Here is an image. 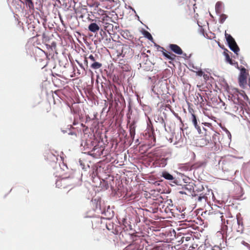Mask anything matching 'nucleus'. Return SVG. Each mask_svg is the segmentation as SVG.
<instances>
[{
	"mask_svg": "<svg viewBox=\"0 0 250 250\" xmlns=\"http://www.w3.org/2000/svg\"><path fill=\"white\" fill-rule=\"evenodd\" d=\"M158 153L156 152V153H155V154H155V155H156V156H158V155L157 154Z\"/></svg>",
	"mask_w": 250,
	"mask_h": 250,
	"instance_id": "obj_37",
	"label": "nucleus"
},
{
	"mask_svg": "<svg viewBox=\"0 0 250 250\" xmlns=\"http://www.w3.org/2000/svg\"><path fill=\"white\" fill-rule=\"evenodd\" d=\"M222 4L220 2H217L215 5V11L217 13H220L221 12Z\"/></svg>",
	"mask_w": 250,
	"mask_h": 250,
	"instance_id": "obj_19",
	"label": "nucleus"
},
{
	"mask_svg": "<svg viewBox=\"0 0 250 250\" xmlns=\"http://www.w3.org/2000/svg\"><path fill=\"white\" fill-rule=\"evenodd\" d=\"M132 49L129 45L127 44L123 45L120 56H122L123 57H128L132 55Z\"/></svg>",
	"mask_w": 250,
	"mask_h": 250,
	"instance_id": "obj_5",
	"label": "nucleus"
},
{
	"mask_svg": "<svg viewBox=\"0 0 250 250\" xmlns=\"http://www.w3.org/2000/svg\"><path fill=\"white\" fill-rule=\"evenodd\" d=\"M25 4L27 6L29 7L30 9H34V6L32 0H24Z\"/></svg>",
	"mask_w": 250,
	"mask_h": 250,
	"instance_id": "obj_17",
	"label": "nucleus"
},
{
	"mask_svg": "<svg viewBox=\"0 0 250 250\" xmlns=\"http://www.w3.org/2000/svg\"><path fill=\"white\" fill-rule=\"evenodd\" d=\"M209 137L205 133V138L201 139L199 140V144L201 146H204L208 145L209 143Z\"/></svg>",
	"mask_w": 250,
	"mask_h": 250,
	"instance_id": "obj_10",
	"label": "nucleus"
},
{
	"mask_svg": "<svg viewBox=\"0 0 250 250\" xmlns=\"http://www.w3.org/2000/svg\"><path fill=\"white\" fill-rule=\"evenodd\" d=\"M239 83L241 87H244L247 84V73L246 69L242 68L241 69L240 74L239 76Z\"/></svg>",
	"mask_w": 250,
	"mask_h": 250,
	"instance_id": "obj_3",
	"label": "nucleus"
},
{
	"mask_svg": "<svg viewBox=\"0 0 250 250\" xmlns=\"http://www.w3.org/2000/svg\"><path fill=\"white\" fill-rule=\"evenodd\" d=\"M242 244L248 248L249 250H250V245L244 241L242 242Z\"/></svg>",
	"mask_w": 250,
	"mask_h": 250,
	"instance_id": "obj_26",
	"label": "nucleus"
},
{
	"mask_svg": "<svg viewBox=\"0 0 250 250\" xmlns=\"http://www.w3.org/2000/svg\"><path fill=\"white\" fill-rule=\"evenodd\" d=\"M162 49V52H163V55L165 56V55H166V54H168L167 52V51L163 48V47H162L161 48Z\"/></svg>",
	"mask_w": 250,
	"mask_h": 250,
	"instance_id": "obj_29",
	"label": "nucleus"
},
{
	"mask_svg": "<svg viewBox=\"0 0 250 250\" xmlns=\"http://www.w3.org/2000/svg\"><path fill=\"white\" fill-rule=\"evenodd\" d=\"M191 238V237H185V239H186V241H188Z\"/></svg>",
	"mask_w": 250,
	"mask_h": 250,
	"instance_id": "obj_33",
	"label": "nucleus"
},
{
	"mask_svg": "<svg viewBox=\"0 0 250 250\" xmlns=\"http://www.w3.org/2000/svg\"><path fill=\"white\" fill-rule=\"evenodd\" d=\"M161 161L163 162V163H164L165 165H166V164H165V163L166 162V159H162V160H161Z\"/></svg>",
	"mask_w": 250,
	"mask_h": 250,
	"instance_id": "obj_34",
	"label": "nucleus"
},
{
	"mask_svg": "<svg viewBox=\"0 0 250 250\" xmlns=\"http://www.w3.org/2000/svg\"><path fill=\"white\" fill-rule=\"evenodd\" d=\"M169 48L174 52L175 54L178 55H183L184 56H186V53H183L182 49L177 44H170L169 45Z\"/></svg>",
	"mask_w": 250,
	"mask_h": 250,
	"instance_id": "obj_6",
	"label": "nucleus"
},
{
	"mask_svg": "<svg viewBox=\"0 0 250 250\" xmlns=\"http://www.w3.org/2000/svg\"><path fill=\"white\" fill-rule=\"evenodd\" d=\"M188 111L191 113V117L190 118V120L191 121L194 127L196 128L199 134L203 133V132H202V129L200 126L198 125L197 119L194 113L193 109L190 108L188 109Z\"/></svg>",
	"mask_w": 250,
	"mask_h": 250,
	"instance_id": "obj_4",
	"label": "nucleus"
},
{
	"mask_svg": "<svg viewBox=\"0 0 250 250\" xmlns=\"http://www.w3.org/2000/svg\"><path fill=\"white\" fill-rule=\"evenodd\" d=\"M45 157H46V159L50 162H55L57 160V158L56 155L51 152L47 153L46 154Z\"/></svg>",
	"mask_w": 250,
	"mask_h": 250,
	"instance_id": "obj_11",
	"label": "nucleus"
},
{
	"mask_svg": "<svg viewBox=\"0 0 250 250\" xmlns=\"http://www.w3.org/2000/svg\"><path fill=\"white\" fill-rule=\"evenodd\" d=\"M100 11L101 12V14L103 15L104 11L103 10H100Z\"/></svg>",
	"mask_w": 250,
	"mask_h": 250,
	"instance_id": "obj_36",
	"label": "nucleus"
},
{
	"mask_svg": "<svg viewBox=\"0 0 250 250\" xmlns=\"http://www.w3.org/2000/svg\"><path fill=\"white\" fill-rule=\"evenodd\" d=\"M56 185L60 188H70V189H71L75 186V182L73 178L68 177L57 180Z\"/></svg>",
	"mask_w": 250,
	"mask_h": 250,
	"instance_id": "obj_1",
	"label": "nucleus"
},
{
	"mask_svg": "<svg viewBox=\"0 0 250 250\" xmlns=\"http://www.w3.org/2000/svg\"><path fill=\"white\" fill-rule=\"evenodd\" d=\"M107 18H109V17L108 16H107L104 17L103 18V21H104L105 20H107Z\"/></svg>",
	"mask_w": 250,
	"mask_h": 250,
	"instance_id": "obj_30",
	"label": "nucleus"
},
{
	"mask_svg": "<svg viewBox=\"0 0 250 250\" xmlns=\"http://www.w3.org/2000/svg\"><path fill=\"white\" fill-rule=\"evenodd\" d=\"M103 149L98 146H95L93 149L89 152V154L93 155L94 157L101 156L103 154Z\"/></svg>",
	"mask_w": 250,
	"mask_h": 250,
	"instance_id": "obj_7",
	"label": "nucleus"
},
{
	"mask_svg": "<svg viewBox=\"0 0 250 250\" xmlns=\"http://www.w3.org/2000/svg\"><path fill=\"white\" fill-rule=\"evenodd\" d=\"M88 58L92 62H95V57L92 55H90Z\"/></svg>",
	"mask_w": 250,
	"mask_h": 250,
	"instance_id": "obj_27",
	"label": "nucleus"
},
{
	"mask_svg": "<svg viewBox=\"0 0 250 250\" xmlns=\"http://www.w3.org/2000/svg\"><path fill=\"white\" fill-rule=\"evenodd\" d=\"M99 29V26L96 23H91L88 26V30L93 33L97 32Z\"/></svg>",
	"mask_w": 250,
	"mask_h": 250,
	"instance_id": "obj_9",
	"label": "nucleus"
},
{
	"mask_svg": "<svg viewBox=\"0 0 250 250\" xmlns=\"http://www.w3.org/2000/svg\"><path fill=\"white\" fill-rule=\"evenodd\" d=\"M153 250H163V249L160 247H157V248L153 249Z\"/></svg>",
	"mask_w": 250,
	"mask_h": 250,
	"instance_id": "obj_32",
	"label": "nucleus"
},
{
	"mask_svg": "<svg viewBox=\"0 0 250 250\" xmlns=\"http://www.w3.org/2000/svg\"><path fill=\"white\" fill-rule=\"evenodd\" d=\"M129 128L130 136L133 141L134 139L136 130V126H135L134 123L131 124Z\"/></svg>",
	"mask_w": 250,
	"mask_h": 250,
	"instance_id": "obj_8",
	"label": "nucleus"
},
{
	"mask_svg": "<svg viewBox=\"0 0 250 250\" xmlns=\"http://www.w3.org/2000/svg\"><path fill=\"white\" fill-rule=\"evenodd\" d=\"M227 164V162H225L224 163V166L223 167V168H226V167L225 166Z\"/></svg>",
	"mask_w": 250,
	"mask_h": 250,
	"instance_id": "obj_35",
	"label": "nucleus"
},
{
	"mask_svg": "<svg viewBox=\"0 0 250 250\" xmlns=\"http://www.w3.org/2000/svg\"><path fill=\"white\" fill-rule=\"evenodd\" d=\"M102 66V63L95 62L91 65V67L94 69H97L101 67Z\"/></svg>",
	"mask_w": 250,
	"mask_h": 250,
	"instance_id": "obj_18",
	"label": "nucleus"
},
{
	"mask_svg": "<svg viewBox=\"0 0 250 250\" xmlns=\"http://www.w3.org/2000/svg\"><path fill=\"white\" fill-rule=\"evenodd\" d=\"M224 55L226 57V61L230 63V64H234L235 63V62L233 60H232L229 57V54L226 52V51L224 52Z\"/></svg>",
	"mask_w": 250,
	"mask_h": 250,
	"instance_id": "obj_15",
	"label": "nucleus"
},
{
	"mask_svg": "<svg viewBox=\"0 0 250 250\" xmlns=\"http://www.w3.org/2000/svg\"><path fill=\"white\" fill-rule=\"evenodd\" d=\"M204 163L202 162H198L192 165L190 167V169H197L201 167L203 165Z\"/></svg>",
	"mask_w": 250,
	"mask_h": 250,
	"instance_id": "obj_16",
	"label": "nucleus"
},
{
	"mask_svg": "<svg viewBox=\"0 0 250 250\" xmlns=\"http://www.w3.org/2000/svg\"><path fill=\"white\" fill-rule=\"evenodd\" d=\"M144 35H145V37L147 38L148 39H149L150 40H151L153 39V38H152L151 35L148 31H145Z\"/></svg>",
	"mask_w": 250,
	"mask_h": 250,
	"instance_id": "obj_21",
	"label": "nucleus"
},
{
	"mask_svg": "<svg viewBox=\"0 0 250 250\" xmlns=\"http://www.w3.org/2000/svg\"><path fill=\"white\" fill-rule=\"evenodd\" d=\"M228 18V16L224 14H222L220 15L219 21L221 23H224L226 19Z\"/></svg>",
	"mask_w": 250,
	"mask_h": 250,
	"instance_id": "obj_20",
	"label": "nucleus"
},
{
	"mask_svg": "<svg viewBox=\"0 0 250 250\" xmlns=\"http://www.w3.org/2000/svg\"><path fill=\"white\" fill-rule=\"evenodd\" d=\"M200 96L201 97V99L202 100V101H203L202 97L201 95H200Z\"/></svg>",
	"mask_w": 250,
	"mask_h": 250,
	"instance_id": "obj_38",
	"label": "nucleus"
},
{
	"mask_svg": "<svg viewBox=\"0 0 250 250\" xmlns=\"http://www.w3.org/2000/svg\"><path fill=\"white\" fill-rule=\"evenodd\" d=\"M159 150H157V149H156V150H155V152H157V151H159Z\"/></svg>",
	"mask_w": 250,
	"mask_h": 250,
	"instance_id": "obj_39",
	"label": "nucleus"
},
{
	"mask_svg": "<svg viewBox=\"0 0 250 250\" xmlns=\"http://www.w3.org/2000/svg\"><path fill=\"white\" fill-rule=\"evenodd\" d=\"M56 46V43L55 42H52V43H51V46L52 47H55Z\"/></svg>",
	"mask_w": 250,
	"mask_h": 250,
	"instance_id": "obj_31",
	"label": "nucleus"
},
{
	"mask_svg": "<svg viewBox=\"0 0 250 250\" xmlns=\"http://www.w3.org/2000/svg\"><path fill=\"white\" fill-rule=\"evenodd\" d=\"M104 29L108 33L110 34V32L111 30L113 29V25L112 24L107 23V22H104Z\"/></svg>",
	"mask_w": 250,
	"mask_h": 250,
	"instance_id": "obj_13",
	"label": "nucleus"
},
{
	"mask_svg": "<svg viewBox=\"0 0 250 250\" xmlns=\"http://www.w3.org/2000/svg\"><path fill=\"white\" fill-rule=\"evenodd\" d=\"M237 224L239 226L241 225V229L238 230V231H240V232H241V233H242L243 231V222H242V220H241L239 219H237Z\"/></svg>",
	"mask_w": 250,
	"mask_h": 250,
	"instance_id": "obj_23",
	"label": "nucleus"
},
{
	"mask_svg": "<svg viewBox=\"0 0 250 250\" xmlns=\"http://www.w3.org/2000/svg\"><path fill=\"white\" fill-rule=\"evenodd\" d=\"M165 57H166L169 60L173 61L176 57V55H175L174 54H171V55H169V54H166V55H165Z\"/></svg>",
	"mask_w": 250,
	"mask_h": 250,
	"instance_id": "obj_22",
	"label": "nucleus"
},
{
	"mask_svg": "<svg viewBox=\"0 0 250 250\" xmlns=\"http://www.w3.org/2000/svg\"><path fill=\"white\" fill-rule=\"evenodd\" d=\"M232 108H233V111L236 112L238 110L239 107L237 105L234 104L232 105Z\"/></svg>",
	"mask_w": 250,
	"mask_h": 250,
	"instance_id": "obj_25",
	"label": "nucleus"
},
{
	"mask_svg": "<svg viewBox=\"0 0 250 250\" xmlns=\"http://www.w3.org/2000/svg\"><path fill=\"white\" fill-rule=\"evenodd\" d=\"M135 241H136L135 243H138V242H140V243H142V246H144L145 243H149L148 239H146L145 238L144 236H142V237L138 236L135 239Z\"/></svg>",
	"mask_w": 250,
	"mask_h": 250,
	"instance_id": "obj_12",
	"label": "nucleus"
},
{
	"mask_svg": "<svg viewBox=\"0 0 250 250\" xmlns=\"http://www.w3.org/2000/svg\"><path fill=\"white\" fill-rule=\"evenodd\" d=\"M162 176L163 177L166 179L168 180H172L174 179V178L173 177L172 175H171L167 171L163 172Z\"/></svg>",
	"mask_w": 250,
	"mask_h": 250,
	"instance_id": "obj_14",
	"label": "nucleus"
},
{
	"mask_svg": "<svg viewBox=\"0 0 250 250\" xmlns=\"http://www.w3.org/2000/svg\"><path fill=\"white\" fill-rule=\"evenodd\" d=\"M149 136L150 137H152V138H153V140H154V142H155V141H156V139H155V136H154V131H152L151 132V133L149 135Z\"/></svg>",
	"mask_w": 250,
	"mask_h": 250,
	"instance_id": "obj_28",
	"label": "nucleus"
},
{
	"mask_svg": "<svg viewBox=\"0 0 250 250\" xmlns=\"http://www.w3.org/2000/svg\"><path fill=\"white\" fill-rule=\"evenodd\" d=\"M225 36L229 47L237 55L238 52L239 51L240 49L234 39L230 34H229L226 32H225Z\"/></svg>",
	"mask_w": 250,
	"mask_h": 250,
	"instance_id": "obj_2",
	"label": "nucleus"
},
{
	"mask_svg": "<svg viewBox=\"0 0 250 250\" xmlns=\"http://www.w3.org/2000/svg\"><path fill=\"white\" fill-rule=\"evenodd\" d=\"M203 129L204 130L206 131V130L205 129V128H204V127H203Z\"/></svg>",
	"mask_w": 250,
	"mask_h": 250,
	"instance_id": "obj_40",
	"label": "nucleus"
},
{
	"mask_svg": "<svg viewBox=\"0 0 250 250\" xmlns=\"http://www.w3.org/2000/svg\"><path fill=\"white\" fill-rule=\"evenodd\" d=\"M196 74H197V75H198L199 76H203V77H204L205 79H206V78L208 77L207 74H204L203 71H202L201 70L197 71Z\"/></svg>",
	"mask_w": 250,
	"mask_h": 250,
	"instance_id": "obj_24",
	"label": "nucleus"
}]
</instances>
